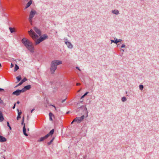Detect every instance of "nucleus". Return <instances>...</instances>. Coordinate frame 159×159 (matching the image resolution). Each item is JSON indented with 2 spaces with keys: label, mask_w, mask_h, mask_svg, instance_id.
I'll return each instance as SVG.
<instances>
[{
  "label": "nucleus",
  "mask_w": 159,
  "mask_h": 159,
  "mask_svg": "<svg viewBox=\"0 0 159 159\" xmlns=\"http://www.w3.org/2000/svg\"><path fill=\"white\" fill-rule=\"evenodd\" d=\"M21 42L25 47L31 52L34 51V45L32 42L25 38H24L21 40Z\"/></svg>",
  "instance_id": "obj_1"
},
{
  "label": "nucleus",
  "mask_w": 159,
  "mask_h": 159,
  "mask_svg": "<svg viewBox=\"0 0 159 159\" xmlns=\"http://www.w3.org/2000/svg\"><path fill=\"white\" fill-rule=\"evenodd\" d=\"M62 64V61H61L55 60L52 61L51 62L50 68V72L52 74L54 73L55 71L57 69V66Z\"/></svg>",
  "instance_id": "obj_2"
},
{
  "label": "nucleus",
  "mask_w": 159,
  "mask_h": 159,
  "mask_svg": "<svg viewBox=\"0 0 159 159\" xmlns=\"http://www.w3.org/2000/svg\"><path fill=\"white\" fill-rule=\"evenodd\" d=\"M28 33L31 37L34 40H35V45H37L43 41L40 37L36 40L38 38V36L35 33L34 31L32 29H31L30 31H29Z\"/></svg>",
  "instance_id": "obj_3"
},
{
  "label": "nucleus",
  "mask_w": 159,
  "mask_h": 159,
  "mask_svg": "<svg viewBox=\"0 0 159 159\" xmlns=\"http://www.w3.org/2000/svg\"><path fill=\"white\" fill-rule=\"evenodd\" d=\"M54 131V129H52L50 131L48 134H47L45 136L39 138V139L38 140V142H41L47 139L50 136V135L52 136L53 134Z\"/></svg>",
  "instance_id": "obj_4"
},
{
  "label": "nucleus",
  "mask_w": 159,
  "mask_h": 159,
  "mask_svg": "<svg viewBox=\"0 0 159 159\" xmlns=\"http://www.w3.org/2000/svg\"><path fill=\"white\" fill-rule=\"evenodd\" d=\"M36 13V11L35 10H32L30 12L29 16V20L30 24L32 25V19Z\"/></svg>",
  "instance_id": "obj_5"
},
{
  "label": "nucleus",
  "mask_w": 159,
  "mask_h": 159,
  "mask_svg": "<svg viewBox=\"0 0 159 159\" xmlns=\"http://www.w3.org/2000/svg\"><path fill=\"white\" fill-rule=\"evenodd\" d=\"M21 93H23L22 90L18 89L14 92L12 93L13 95H15L16 96L19 95Z\"/></svg>",
  "instance_id": "obj_6"
},
{
  "label": "nucleus",
  "mask_w": 159,
  "mask_h": 159,
  "mask_svg": "<svg viewBox=\"0 0 159 159\" xmlns=\"http://www.w3.org/2000/svg\"><path fill=\"white\" fill-rule=\"evenodd\" d=\"M31 88V86L30 85L25 86L23 89H22L23 92H24L26 91L29 90Z\"/></svg>",
  "instance_id": "obj_7"
},
{
  "label": "nucleus",
  "mask_w": 159,
  "mask_h": 159,
  "mask_svg": "<svg viewBox=\"0 0 159 159\" xmlns=\"http://www.w3.org/2000/svg\"><path fill=\"white\" fill-rule=\"evenodd\" d=\"M34 31L39 35L40 36L41 34V31L37 27H35L33 28Z\"/></svg>",
  "instance_id": "obj_8"
},
{
  "label": "nucleus",
  "mask_w": 159,
  "mask_h": 159,
  "mask_svg": "<svg viewBox=\"0 0 159 159\" xmlns=\"http://www.w3.org/2000/svg\"><path fill=\"white\" fill-rule=\"evenodd\" d=\"M81 121V120L80 119L79 117H76V118L74 119L71 122V124H72L73 122H77L78 123H80Z\"/></svg>",
  "instance_id": "obj_9"
},
{
  "label": "nucleus",
  "mask_w": 159,
  "mask_h": 159,
  "mask_svg": "<svg viewBox=\"0 0 159 159\" xmlns=\"http://www.w3.org/2000/svg\"><path fill=\"white\" fill-rule=\"evenodd\" d=\"M65 43L68 48H73V45L71 44L70 43L67 41V39H66V42L65 41Z\"/></svg>",
  "instance_id": "obj_10"
},
{
  "label": "nucleus",
  "mask_w": 159,
  "mask_h": 159,
  "mask_svg": "<svg viewBox=\"0 0 159 159\" xmlns=\"http://www.w3.org/2000/svg\"><path fill=\"white\" fill-rule=\"evenodd\" d=\"M6 140L7 139L5 137L0 135V142H6Z\"/></svg>",
  "instance_id": "obj_11"
},
{
  "label": "nucleus",
  "mask_w": 159,
  "mask_h": 159,
  "mask_svg": "<svg viewBox=\"0 0 159 159\" xmlns=\"http://www.w3.org/2000/svg\"><path fill=\"white\" fill-rule=\"evenodd\" d=\"M23 132L24 134L26 136H27L28 134L26 133V129L25 127V123L24 124L23 127Z\"/></svg>",
  "instance_id": "obj_12"
},
{
  "label": "nucleus",
  "mask_w": 159,
  "mask_h": 159,
  "mask_svg": "<svg viewBox=\"0 0 159 159\" xmlns=\"http://www.w3.org/2000/svg\"><path fill=\"white\" fill-rule=\"evenodd\" d=\"M40 38L42 39V40H43V41L45 39H48V37L47 34H44Z\"/></svg>",
  "instance_id": "obj_13"
},
{
  "label": "nucleus",
  "mask_w": 159,
  "mask_h": 159,
  "mask_svg": "<svg viewBox=\"0 0 159 159\" xmlns=\"http://www.w3.org/2000/svg\"><path fill=\"white\" fill-rule=\"evenodd\" d=\"M4 119V117L3 116L2 113V111H0V121L2 122Z\"/></svg>",
  "instance_id": "obj_14"
},
{
  "label": "nucleus",
  "mask_w": 159,
  "mask_h": 159,
  "mask_svg": "<svg viewBox=\"0 0 159 159\" xmlns=\"http://www.w3.org/2000/svg\"><path fill=\"white\" fill-rule=\"evenodd\" d=\"M32 1L31 0H30V1L26 4V6L25 7V8H27L29 7L30 5L32 3Z\"/></svg>",
  "instance_id": "obj_15"
},
{
  "label": "nucleus",
  "mask_w": 159,
  "mask_h": 159,
  "mask_svg": "<svg viewBox=\"0 0 159 159\" xmlns=\"http://www.w3.org/2000/svg\"><path fill=\"white\" fill-rule=\"evenodd\" d=\"M112 12L113 13L116 15H118L119 13V11L117 10H114L112 11Z\"/></svg>",
  "instance_id": "obj_16"
},
{
  "label": "nucleus",
  "mask_w": 159,
  "mask_h": 159,
  "mask_svg": "<svg viewBox=\"0 0 159 159\" xmlns=\"http://www.w3.org/2000/svg\"><path fill=\"white\" fill-rule=\"evenodd\" d=\"M49 120H52V117L54 116V115L51 112H50L49 113Z\"/></svg>",
  "instance_id": "obj_17"
},
{
  "label": "nucleus",
  "mask_w": 159,
  "mask_h": 159,
  "mask_svg": "<svg viewBox=\"0 0 159 159\" xmlns=\"http://www.w3.org/2000/svg\"><path fill=\"white\" fill-rule=\"evenodd\" d=\"M9 29L10 30L11 33H12L13 32H15V30L14 28H12L11 27H9Z\"/></svg>",
  "instance_id": "obj_18"
},
{
  "label": "nucleus",
  "mask_w": 159,
  "mask_h": 159,
  "mask_svg": "<svg viewBox=\"0 0 159 159\" xmlns=\"http://www.w3.org/2000/svg\"><path fill=\"white\" fill-rule=\"evenodd\" d=\"M16 79L17 80V82H19L21 80V78L20 75H19L16 77Z\"/></svg>",
  "instance_id": "obj_19"
},
{
  "label": "nucleus",
  "mask_w": 159,
  "mask_h": 159,
  "mask_svg": "<svg viewBox=\"0 0 159 159\" xmlns=\"http://www.w3.org/2000/svg\"><path fill=\"white\" fill-rule=\"evenodd\" d=\"M54 139V137H53L49 142H48V144L49 145H51V144L52 143V142L53 141Z\"/></svg>",
  "instance_id": "obj_20"
},
{
  "label": "nucleus",
  "mask_w": 159,
  "mask_h": 159,
  "mask_svg": "<svg viewBox=\"0 0 159 159\" xmlns=\"http://www.w3.org/2000/svg\"><path fill=\"white\" fill-rule=\"evenodd\" d=\"M19 69V66L17 65H16L14 70V71H17Z\"/></svg>",
  "instance_id": "obj_21"
},
{
  "label": "nucleus",
  "mask_w": 159,
  "mask_h": 159,
  "mask_svg": "<svg viewBox=\"0 0 159 159\" xmlns=\"http://www.w3.org/2000/svg\"><path fill=\"white\" fill-rule=\"evenodd\" d=\"M139 88L140 90H142L143 88V85H140L139 86Z\"/></svg>",
  "instance_id": "obj_22"
},
{
  "label": "nucleus",
  "mask_w": 159,
  "mask_h": 159,
  "mask_svg": "<svg viewBox=\"0 0 159 159\" xmlns=\"http://www.w3.org/2000/svg\"><path fill=\"white\" fill-rule=\"evenodd\" d=\"M126 99L125 97H123L121 98V100L123 102H124L126 101Z\"/></svg>",
  "instance_id": "obj_23"
},
{
  "label": "nucleus",
  "mask_w": 159,
  "mask_h": 159,
  "mask_svg": "<svg viewBox=\"0 0 159 159\" xmlns=\"http://www.w3.org/2000/svg\"><path fill=\"white\" fill-rule=\"evenodd\" d=\"M23 83L22 82V81H21L19 83V84H17L15 87V88H16L18 86H19L20 85H21Z\"/></svg>",
  "instance_id": "obj_24"
},
{
  "label": "nucleus",
  "mask_w": 159,
  "mask_h": 159,
  "mask_svg": "<svg viewBox=\"0 0 159 159\" xmlns=\"http://www.w3.org/2000/svg\"><path fill=\"white\" fill-rule=\"evenodd\" d=\"M7 125L9 127L10 130H11V126H10L9 122L7 121Z\"/></svg>",
  "instance_id": "obj_25"
},
{
  "label": "nucleus",
  "mask_w": 159,
  "mask_h": 159,
  "mask_svg": "<svg viewBox=\"0 0 159 159\" xmlns=\"http://www.w3.org/2000/svg\"><path fill=\"white\" fill-rule=\"evenodd\" d=\"M80 118V119L82 121V120H83L84 118V115H83L81 117H79Z\"/></svg>",
  "instance_id": "obj_26"
},
{
  "label": "nucleus",
  "mask_w": 159,
  "mask_h": 159,
  "mask_svg": "<svg viewBox=\"0 0 159 159\" xmlns=\"http://www.w3.org/2000/svg\"><path fill=\"white\" fill-rule=\"evenodd\" d=\"M27 80V79L26 78H24L22 80H21V81L23 83Z\"/></svg>",
  "instance_id": "obj_27"
},
{
  "label": "nucleus",
  "mask_w": 159,
  "mask_h": 159,
  "mask_svg": "<svg viewBox=\"0 0 159 159\" xmlns=\"http://www.w3.org/2000/svg\"><path fill=\"white\" fill-rule=\"evenodd\" d=\"M118 43V39H115L114 41V43L117 44Z\"/></svg>",
  "instance_id": "obj_28"
},
{
  "label": "nucleus",
  "mask_w": 159,
  "mask_h": 159,
  "mask_svg": "<svg viewBox=\"0 0 159 159\" xmlns=\"http://www.w3.org/2000/svg\"><path fill=\"white\" fill-rule=\"evenodd\" d=\"M20 118H21L20 116L18 115V116L17 117V120H18Z\"/></svg>",
  "instance_id": "obj_29"
},
{
  "label": "nucleus",
  "mask_w": 159,
  "mask_h": 159,
  "mask_svg": "<svg viewBox=\"0 0 159 159\" xmlns=\"http://www.w3.org/2000/svg\"><path fill=\"white\" fill-rule=\"evenodd\" d=\"M0 103H1V104L3 103V100H1V98H0Z\"/></svg>",
  "instance_id": "obj_30"
},
{
  "label": "nucleus",
  "mask_w": 159,
  "mask_h": 159,
  "mask_svg": "<svg viewBox=\"0 0 159 159\" xmlns=\"http://www.w3.org/2000/svg\"><path fill=\"white\" fill-rule=\"evenodd\" d=\"M125 44H122V45L121 46V48H125Z\"/></svg>",
  "instance_id": "obj_31"
},
{
  "label": "nucleus",
  "mask_w": 159,
  "mask_h": 159,
  "mask_svg": "<svg viewBox=\"0 0 159 159\" xmlns=\"http://www.w3.org/2000/svg\"><path fill=\"white\" fill-rule=\"evenodd\" d=\"M89 92H86V93H85L84 94V95L85 96H86V95H87V94H88V93H89Z\"/></svg>",
  "instance_id": "obj_32"
},
{
  "label": "nucleus",
  "mask_w": 159,
  "mask_h": 159,
  "mask_svg": "<svg viewBox=\"0 0 159 159\" xmlns=\"http://www.w3.org/2000/svg\"><path fill=\"white\" fill-rule=\"evenodd\" d=\"M4 90L3 89L0 88V92L4 91Z\"/></svg>",
  "instance_id": "obj_33"
},
{
  "label": "nucleus",
  "mask_w": 159,
  "mask_h": 159,
  "mask_svg": "<svg viewBox=\"0 0 159 159\" xmlns=\"http://www.w3.org/2000/svg\"><path fill=\"white\" fill-rule=\"evenodd\" d=\"M121 41H122V40L121 39H118V43L120 42H121Z\"/></svg>",
  "instance_id": "obj_34"
},
{
  "label": "nucleus",
  "mask_w": 159,
  "mask_h": 159,
  "mask_svg": "<svg viewBox=\"0 0 159 159\" xmlns=\"http://www.w3.org/2000/svg\"><path fill=\"white\" fill-rule=\"evenodd\" d=\"M21 114V112H18V115H20Z\"/></svg>",
  "instance_id": "obj_35"
},
{
  "label": "nucleus",
  "mask_w": 159,
  "mask_h": 159,
  "mask_svg": "<svg viewBox=\"0 0 159 159\" xmlns=\"http://www.w3.org/2000/svg\"><path fill=\"white\" fill-rule=\"evenodd\" d=\"M80 84L79 83H77V84H76L77 86L80 85Z\"/></svg>",
  "instance_id": "obj_36"
},
{
  "label": "nucleus",
  "mask_w": 159,
  "mask_h": 159,
  "mask_svg": "<svg viewBox=\"0 0 159 159\" xmlns=\"http://www.w3.org/2000/svg\"><path fill=\"white\" fill-rule=\"evenodd\" d=\"M15 106H16V103H15L14 106H13V107H12V108L13 109H14L15 107Z\"/></svg>",
  "instance_id": "obj_37"
},
{
  "label": "nucleus",
  "mask_w": 159,
  "mask_h": 159,
  "mask_svg": "<svg viewBox=\"0 0 159 159\" xmlns=\"http://www.w3.org/2000/svg\"><path fill=\"white\" fill-rule=\"evenodd\" d=\"M76 68L77 69H78V70H79L80 71V70H80V69H79V67H76Z\"/></svg>",
  "instance_id": "obj_38"
},
{
  "label": "nucleus",
  "mask_w": 159,
  "mask_h": 159,
  "mask_svg": "<svg viewBox=\"0 0 159 159\" xmlns=\"http://www.w3.org/2000/svg\"><path fill=\"white\" fill-rule=\"evenodd\" d=\"M84 97L85 96L84 95L82 96L81 98V99H83Z\"/></svg>",
  "instance_id": "obj_39"
},
{
  "label": "nucleus",
  "mask_w": 159,
  "mask_h": 159,
  "mask_svg": "<svg viewBox=\"0 0 159 159\" xmlns=\"http://www.w3.org/2000/svg\"><path fill=\"white\" fill-rule=\"evenodd\" d=\"M65 100H66V99L62 100V101H61V102L62 103H63V102H65Z\"/></svg>",
  "instance_id": "obj_40"
},
{
  "label": "nucleus",
  "mask_w": 159,
  "mask_h": 159,
  "mask_svg": "<svg viewBox=\"0 0 159 159\" xmlns=\"http://www.w3.org/2000/svg\"><path fill=\"white\" fill-rule=\"evenodd\" d=\"M24 121H22V122H21V125H24Z\"/></svg>",
  "instance_id": "obj_41"
},
{
  "label": "nucleus",
  "mask_w": 159,
  "mask_h": 159,
  "mask_svg": "<svg viewBox=\"0 0 159 159\" xmlns=\"http://www.w3.org/2000/svg\"><path fill=\"white\" fill-rule=\"evenodd\" d=\"M34 110V109H33L32 110H31V113H32L33 112V111Z\"/></svg>",
  "instance_id": "obj_42"
},
{
  "label": "nucleus",
  "mask_w": 159,
  "mask_h": 159,
  "mask_svg": "<svg viewBox=\"0 0 159 159\" xmlns=\"http://www.w3.org/2000/svg\"><path fill=\"white\" fill-rule=\"evenodd\" d=\"M13 66H14L13 65L12 63H11V67H12Z\"/></svg>",
  "instance_id": "obj_43"
},
{
  "label": "nucleus",
  "mask_w": 159,
  "mask_h": 159,
  "mask_svg": "<svg viewBox=\"0 0 159 159\" xmlns=\"http://www.w3.org/2000/svg\"><path fill=\"white\" fill-rule=\"evenodd\" d=\"M24 117L23 116L22 118V121H24Z\"/></svg>",
  "instance_id": "obj_44"
},
{
  "label": "nucleus",
  "mask_w": 159,
  "mask_h": 159,
  "mask_svg": "<svg viewBox=\"0 0 159 159\" xmlns=\"http://www.w3.org/2000/svg\"><path fill=\"white\" fill-rule=\"evenodd\" d=\"M111 42L114 43V40H111Z\"/></svg>",
  "instance_id": "obj_45"
},
{
  "label": "nucleus",
  "mask_w": 159,
  "mask_h": 159,
  "mask_svg": "<svg viewBox=\"0 0 159 159\" xmlns=\"http://www.w3.org/2000/svg\"><path fill=\"white\" fill-rule=\"evenodd\" d=\"M20 103V102L19 101H18L17 102V104H19Z\"/></svg>",
  "instance_id": "obj_46"
},
{
  "label": "nucleus",
  "mask_w": 159,
  "mask_h": 159,
  "mask_svg": "<svg viewBox=\"0 0 159 159\" xmlns=\"http://www.w3.org/2000/svg\"><path fill=\"white\" fill-rule=\"evenodd\" d=\"M80 100H81V102H82L83 101V99H80Z\"/></svg>",
  "instance_id": "obj_47"
},
{
  "label": "nucleus",
  "mask_w": 159,
  "mask_h": 159,
  "mask_svg": "<svg viewBox=\"0 0 159 159\" xmlns=\"http://www.w3.org/2000/svg\"><path fill=\"white\" fill-rule=\"evenodd\" d=\"M52 106H53V107H54L55 108V109H56V107H55V106H53V105H52Z\"/></svg>",
  "instance_id": "obj_48"
},
{
  "label": "nucleus",
  "mask_w": 159,
  "mask_h": 159,
  "mask_svg": "<svg viewBox=\"0 0 159 159\" xmlns=\"http://www.w3.org/2000/svg\"><path fill=\"white\" fill-rule=\"evenodd\" d=\"M1 66H2L1 64L0 63V68L1 67Z\"/></svg>",
  "instance_id": "obj_49"
},
{
  "label": "nucleus",
  "mask_w": 159,
  "mask_h": 159,
  "mask_svg": "<svg viewBox=\"0 0 159 159\" xmlns=\"http://www.w3.org/2000/svg\"><path fill=\"white\" fill-rule=\"evenodd\" d=\"M121 50H122L123 52L124 51V50H123V49H121Z\"/></svg>",
  "instance_id": "obj_50"
},
{
  "label": "nucleus",
  "mask_w": 159,
  "mask_h": 159,
  "mask_svg": "<svg viewBox=\"0 0 159 159\" xmlns=\"http://www.w3.org/2000/svg\"><path fill=\"white\" fill-rule=\"evenodd\" d=\"M80 91V90L78 91V92H79Z\"/></svg>",
  "instance_id": "obj_51"
},
{
  "label": "nucleus",
  "mask_w": 159,
  "mask_h": 159,
  "mask_svg": "<svg viewBox=\"0 0 159 159\" xmlns=\"http://www.w3.org/2000/svg\"><path fill=\"white\" fill-rule=\"evenodd\" d=\"M66 39H65V41H66Z\"/></svg>",
  "instance_id": "obj_52"
}]
</instances>
